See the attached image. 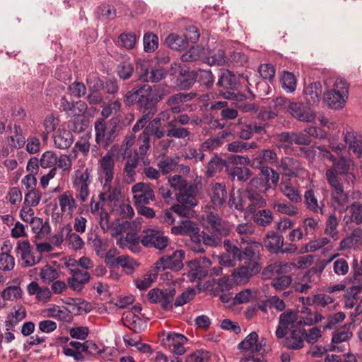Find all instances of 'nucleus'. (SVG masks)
I'll return each instance as SVG.
<instances>
[{"mask_svg": "<svg viewBox=\"0 0 362 362\" xmlns=\"http://www.w3.org/2000/svg\"><path fill=\"white\" fill-rule=\"evenodd\" d=\"M13 312H11L5 321L6 331H14L15 327L26 317V310L22 305H17L13 307Z\"/></svg>", "mask_w": 362, "mask_h": 362, "instance_id": "a878e982", "label": "nucleus"}, {"mask_svg": "<svg viewBox=\"0 0 362 362\" xmlns=\"http://www.w3.org/2000/svg\"><path fill=\"white\" fill-rule=\"evenodd\" d=\"M266 249L272 254H279L280 250L284 245V237L274 231L267 233L264 239Z\"/></svg>", "mask_w": 362, "mask_h": 362, "instance_id": "393cba45", "label": "nucleus"}, {"mask_svg": "<svg viewBox=\"0 0 362 362\" xmlns=\"http://www.w3.org/2000/svg\"><path fill=\"white\" fill-rule=\"evenodd\" d=\"M261 266L257 261H245L244 265L235 270L233 276L236 281L243 282L258 274Z\"/></svg>", "mask_w": 362, "mask_h": 362, "instance_id": "a211bd4d", "label": "nucleus"}, {"mask_svg": "<svg viewBox=\"0 0 362 362\" xmlns=\"http://www.w3.org/2000/svg\"><path fill=\"white\" fill-rule=\"evenodd\" d=\"M169 129L166 131L165 134L168 137L177 139H183L189 136L190 133L187 129L184 127H177L175 122L170 121L167 125Z\"/></svg>", "mask_w": 362, "mask_h": 362, "instance_id": "ea45409f", "label": "nucleus"}, {"mask_svg": "<svg viewBox=\"0 0 362 362\" xmlns=\"http://www.w3.org/2000/svg\"><path fill=\"white\" fill-rule=\"evenodd\" d=\"M132 192L134 194L133 199L135 206L147 205L150 201L155 199V194L151 184L139 182L132 187Z\"/></svg>", "mask_w": 362, "mask_h": 362, "instance_id": "9b49d317", "label": "nucleus"}, {"mask_svg": "<svg viewBox=\"0 0 362 362\" xmlns=\"http://www.w3.org/2000/svg\"><path fill=\"white\" fill-rule=\"evenodd\" d=\"M171 233L176 235H189L196 244H200L202 235L199 233V228L192 221L185 220L180 226L171 228Z\"/></svg>", "mask_w": 362, "mask_h": 362, "instance_id": "4468645a", "label": "nucleus"}, {"mask_svg": "<svg viewBox=\"0 0 362 362\" xmlns=\"http://www.w3.org/2000/svg\"><path fill=\"white\" fill-rule=\"evenodd\" d=\"M81 343L76 341H71L69 345L72 347L69 348L67 345L63 346V354L68 357L73 358L76 362H83L85 357L79 351Z\"/></svg>", "mask_w": 362, "mask_h": 362, "instance_id": "4c0bfd02", "label": "nucleus"}, {"mask_svg": "<svg viewBox=\"0 0 362 362\" xmlns=\"http://www.w3.org/2000/svg\"><path fill=\"white\" fill-rule=\"evenodd\" d=\"M218 95L225 99L242 102L246 99V95L240 93L239 77L233 71L226 69L221 72L216 83Z\"/></svg>", "mask_w": 362, "mask_h": 362, "instance_id": "20e7f679", "label": "nucleus"}, {"mask_svg": "<svg viewBox=\"0 0 362 362\" xmlns=\"http://www.w3.org/2000/svg\"><path fill=\"white\" fill-rule=\"evenodd\" d=\"M298 318V313L291 309H288L279 316V325L275 334L278 339L285 337L291 329L296 328V322Z\"/></svg>", "mask_w": 362, "mask_h": 362, "instance_id": "9d476101", "label": "nucleus"}, {"mask_svg": "<svg viewBox=\"0 0 362 362\" xmlns=\"http://www.w3.org/2000/svg\"><path fill=\"white\" fill-rule=\"evenodd\" d=\"M187 341V338L182 334L175 332H170L167 337L163 339V343L170 347H174L178 343H185Z\"/></svg>", "mask_w": 362, "mask_h": 362, "instance_id": "680f3d73", "label": "nucleus"}, {"mask_svg": "<svg viewBox=\"0 0 362 362\" xmlns=\"http://www.w3.org/2000/svg\"><path fill=\"white\" fill-rule=\"evenodd\" d=\"M279 168L284 175L288 177H297L303 169L300 161L291 157L283 158Z\"/></svg>", "mask_w": 362, "mask_h": 362, "instance_id": "4be33fe9", "label": "nucleus"}, {"mask_svg": "<svg viewBox=\"0 0 362 362\" xmlns=\"http://www.w3.org/2000/svg\"><path fill=\"white\" fill-rule=\"evenodd\" d=\"M188 267L190 271L187 274V277L190 281H194L197 279L201 280L208 275V269L203 267L200 266V268H198L192 264H188Z\"/></svg>", "mask_w": 362, "mask_h": 362, "instance_id": "e2e57ef3", "label": "nucleus"}, {"mask_svg": "<svg viewBox=\"0 0 362 362\" xmlns=\"http://www.w3.org/2000/svg\"><path fill=\"white\" fill-rule=\"evenodd\" d=\"M137 37L134 33H122L118 37L120 45L127 49H132L135 47Z\"/></svg>", "mask_w": 362, "mask_h": 362, "instance_id": "5fc2aeb1", "label": "nucleus"}, {"mask_svg": "<svg viewBox=\"0 0 362 362\" xmlns=\"http://www.w3.org/2000/svg\"><path fill=\"white\" fill-rule=\"evenodd\" d=\"M136 72L138 74V78L140 81H147L149 74V62L146 60L139 59L136 61Z\"/></svg>", "mask_w": 362, "mask_h": 362, "instance_id": "69168bd1", "label": "nucleus"}, {"mask_svg": "<svg viewBox=\"0 0 362 362\" xmlns=\"http://www.w3.org/2000/svg\"><path fill=\"white\" fill-rule=\"evenodd\" d=\"M253 221L259 226H266L273 220V215L269 209H262L257 211L252 217Z\"/></svg>", "mask_w": 362, "mask_h": 362, "instance_id": "49530a36", "label": "nucleus"}, {"mask_svg": "<svg viewBox=\"0 0 362 362\" xmlns=\"http://www.w3.org/2000/svg\"><path fill=\"white\" fill-rule=\"evenodd\" d=\"M206 232L202 231V240L204 245L216 246L223 237L227 236L230 230L228 223L223 221L218 214L210 213L206 219Z\"/></svg>", "mask_w": 362, "mask_h": 362, "instance_id": "7ed1b4c3", "label": "nucleus"}, {"mask_svg": "<svg viewBox=\"0 0 362 362\" xmlns=\"http://www.w3.org/2000/svg\"><path fill=\"white\" fill-rule=\"evenodd\" d=\"M210 352L206 350H197L186 357L185 362H208L210 359Z\"/></svg>", "mask_w": 362, "mask_h": 362, "instance_id": "bf43d9fd", "label": "nucleus"}, {"mask_svg": "<svg viewBox=\"0 0 362 362\" xmlns=\"http://www.w3.org/2000/svg\"><path fill=\"white\" fill-rule=\"evenodd\" d=\"M265 341L264 338H262L260 341H258V334L256 332H250L240 343L238 345V349L240 351H250L252 354L257 353L262 350L263 341ZM265 342L264 343V345Z\"/></svg>", "mask_w": 362, "mask_h": 362, "instance_id": "412c9836", "label": "nucleus"}, {"mask_svg": "<svg viewBox=\"0 0 362 362\" xmlns=\"http://www.w3.org/2000/svg\"><path fill=\"white\" fill-rule=\"evenodd\" d=\"M170 185L178 189L180 192H185V190H192L194 187L191 185L188 186L187 180H185L181 175H175L169 179Z\"/></svg>", "mask_w": 362, "mask_h": 362, "instance_id": "864d4df0", "label": "nucleus"}, {"mask_svg": "<svg viewBox=\"0 0 362 362\" xmlns=\"http://www.w3.org/2000/svg\"><path fill=\"white\" fill-rule=\"evenodd\" d=\"M291 281L292 279L289 275H280L272 279L271 285L276 290L282 291L287 288Z\"/></svg>", "mask_w": 362, "mask_h": 362, "instance_id": "338daca9", "label": "nucleus"}, {"mask_svg": "<svg viewBox=\"0 0 362 362\" xmlns=\"http://www.w3.org/2000/svg\"><path fill=\"white\" fill-rule=\"evenodd\" d=\"M169 240L163 236L159 231L153 229H148L145 235L142 236L141 243L147 247H155L158 250H163L168 245Z\"/></svg>", "mask_w": 362, "mask_h": 362, "instance_id": "2eb2a0df", "label": "nucleus"}, {"mask_svg": "<svg viewBox=\"0 0 362 362\" xmlns=\"http://www.w3.org/2000/svg\"><path fill=\"white\" fill-rule=\"evenodd\" d=\"M247 62V57L243 52L229 51L228 53L227 65L228 66H243Z\"/></svg>", "mask_w": 362, "mask_h": 362, "instance_id": "a19ab883", "label": "nucleus"}, {"mask_svg": "<svg viewBox=\"0 0 362 362\" xmlns=\"http://www.w3.org/2000/svg\"><path fill=\"white\" fill-rule=\"evenodd\" d=\"M70 93L74 97L81 98L86 95L87 87L83 82L74 81L68 86Z\"/></svg>", "mask_w": 362, "mask_h": 362, "instance_id": "774afa93", "label": "nucleus"}, {"mask_svg": "<svg viewBox=\"0 0 362 362\" xmlns=\"http://www.w3.org/2000/svg\"><path fill=\"white\" fill-rule=\"evenodd\" d=\"M115 160L112 155L105 154L101 158L99 162L98 175L100 182H103V178L105 177L104 187H111V182L114 178Z\"/></svg>", "mask_w": 362, "mask_h": 362, "instance_id": "ddd939ff", "label": "nucleus"}, {"mask_svg": "<svg viewBox=\"0 0 362 362\" xmlns=\"http://www.w3.org/2000/svg\"><path fill=\"white\" fill-rule=\"evenodd\" d=\"M344 141L349 146L350 150L361 157L362 155V140L361 136L354 132H347L344 135Z\"/></svg>", "mask_w": 362, "mask_h": 362, "instance_id": "cd10ccee", "label": "nucleus"}, {"mask_svg": "<svg viewBox=\"0 0 362 362\" xmlns=\"http://www.w3.org/2000/svg\"><path fill=\"white\" fill-rule=\"evenodd\" d=\"M17 253L21 255V257L23 261V267H29L34 266L40 262L41 257L35 259L31 253L30 244L28 240L19 241L16 247Z\"/></svg>", "mask_w": 362, "mask_h": 362, "instance_id": "b1692460", "label": "nucleus"}, {"mask_svg": "<svg viewBox=\"0 0 362 362\" xmlns=\"http://www.w3.org/2000/svg\"><path fill=\"white\" fill-rule=\"evenodd\" d=\"M116 266H119L124 270L127 274H131L134 272V267L138 264L134 260L127 255L119 256L115 259Z\"/></svg>", "mask_w": 362, "mask_h": 362, "instance_id": "37998d69", "label": "nucleus"}, {"mask_svg": "<svg viewBox=\"0 0 362 362\" xmlns=\"http://www.w3.org/2000/svg\"><path fill=\"white\" fill-rule=\"evenodd\" d=\"M282 193L293 202H299L301 200V195L299 191L292 186L290 182H282L280 186Z\"/></svg>", "mask_w": 362, "mask_h": 362, "instance_id": "79ce46f5", "label": "nucleus"}, {"mask_svg": "<svg viewBox=\"0 0 362 362\" xmlns=\"http://www.w3.org/2000/svg\"><path fill=\"white\" fill-rule=\"evenodd\" d=\"M322 93V84L320 81L310 83L304 88L303 95L308 106L317 105Z\"/></svg>", "mask_w": 362, "mask_h": 362, "instance_id": "5701e85b", "label": "nucleus"}, {"mask_svg": "<svg viewBox=\"0 0 362 362\" xmlns=\"http://www.w3.org/2000/svg\"><path fill=\"white\" fill-rule=\"evenodd\" d=\"M305 335L307 332L305 329H293L288 337H284V346L288 349L298 350L303 347Z\"/></svg>", "mask_w": 362, "mask_h": 362, "instance_id": "aec40b11", "label": "nucleus"}, {"mask_svg": "<svg viewBox=\"0 0 362 362\" xmlns=\"http://www.w3.org/2000/svg\"><path fill=\"white\" fill-rule=\"evenodd\" d=\"M175 85L179 90H189L196 82V71L185 64H179L175 71Z\"/></svg>", "mask_w": 362, "mask_h": 362, "instance_id": "1a4fd4ad", "label": "nucleus"}, {"mask_svg": "<svg viewBox=\"0 0 362 362\" xmlns=\"http://www.w3.org/2000/svg\"><path fill=\"white\" fill-rule=\"evenodd\" d=\"M350 219L356 225L362 223V204L355 202L349 206Z\"/></svg>", "mask_w": 362, "mask_h": 362, "instance_id": "4d7b16f0", "label": "nucleus"}, {"mask_svg": "<svg viewBox=\"0 0 362 362\" xmlns=\"http://www.w3.org/2000/svg\"><path fill=\"white\" fill-rule=\"evenodd\" d=\"M134 66L128 61H123L117 67L118 76L123 80L129 79L133 74Z\"/></svg>", "mask_w": 362, "mask_h": 362, "instance_id": "3c124183", "label": "nucleus"}, {"mask_svg": "<svg viewBox=\"0 0 362 362\" xmlns=\"http://www.w3.org/2000/svg\"><path fill=\"white\" fill-rule=\"evenodd\" d=\"M213 291L214 296H218L220 292L228 291L230 288V284L228 276H223L218 280L214 281Z\"/></svg>", "mask_w": 362, "mask_h": 362, "instance_id": "13d9d810", "label": "nucleus"}, {"mask_svg": "<svg viewBox=\"0 0 362 362\" xmlns=\"http://www.w3.org/2000/svg\"><path fill=\"white\" fill-rule=\"evenodd\" d=\"M279 180V175L273 168L268 166H262L259 177L253 178L252 183L257 187L259 185V190L266 192L269 189L275 187Z\"/></svg>", "mask_w": 362, "mask_h": 362, "instance_id": "0eeeda50", "label": "nucleus"}, {"mask_svg": "<svg viewBox=\"0 0 362 362\" xmlns=\"http://www.w3.org/2000/svg\"><path fill=\"white\" fill-rule=\"evenodd\" d=\"M227 162L221 158L215 155L207 164L206 175L207 177H212L218 172L221 171L223 167L226 168Z\"/></svg>", "mask_w": 362, "mask_h": 362, "instance_id": "e433bc0d", "label": "nucleus"}, {"mask_svg": "<svg viewBox=\"0 0 362 362\" xmlns=\"http://www.w3.org/2000/svg\"><path fill=\"white\" fill-rule=\"evenodd\" d=\"M88 93L86 100L90 105L104 104L103 96L100 92L103 88V81L98 76H87L86 78Z\"/></svg>", "mask_w": 362, "mask_h": 362, "instance_id": "6e6552de", "label": "nucleus"}, {"mask_svg": "<svg viewBox=\"0 0 362 362\" xmlns=\"http://www.w3.org/2000/svg\"><path fill=\"white\" fill-rule=\"evenodd\" d=\"M89 125V119L84 115L75 114L67 122L68 130L71 134H80L86 131Z\"/></svg>", "mask_w": 362, "mask_h": 362, "instance_id": "bb28decb", "label": "nucleus"}, {"mask_svg": "<svg viewBox=\"0 0 362 362\" xmlns=\"http://www.w3.org/2000/svg\"><path fill=\"white\" fill-rule=\"evenodd\" d=\"M228 54L223 49H218L216 52L206 58V62L212 65H227Z\"/></svg>", "mask_w": 362, "mask_h": 362, "instance_id": "de8ad7c7", "label": "nucleus"}, {"mask_svg": "<svg viewBox=\"0 0 362 362\" xmlns=\"http://www.w3.org/2000/svg\"><path fill=\"white\" fill-rule=\"evenodd\" d=\"M175 295L176 289L175 287L171 286L163 289L154 288L148 291V299L151 303H160L162 310L170 311L175 306Z\"/></svg>", "mask_w": 362, "mask_h": 362, "instance_id": "423d86ee", "label": "nucleus"}, {"mask_svg": "<svg viewBox=\"0 0 362 362\" xmlns=\"http://www.w3.org/2000/svg\"><path fill=\"white\" fill-rule=\"evenodd\" d=\"M144 49L146 52H153L158 47V37L151 33H146L143 38Z\"/></svg>", "mask_w": 362, "mask_h": 362, "instance_id": "c03bdc74", "label": "nucleus"}, {"mask_svg": "<svg viewBox=\"0 0 362 362\" xmlns=\"http://www.w3.org/2000/svg\"><path fill=\"white\" fill-rule=\"evenodd\" d=\"M160 99L161 95L153 93L151 86L148 84L136 86L125 94L124 102L126 105L131 106L136 104L138 109L142 113V116L132 128L134 132H137L146 127V124L156 113V105Z\"/></svg>", "mask_w": 362, "mask_h": 362, "instance_id": "f257e3e1", "label": "nucleus"}, {"mask_svg": "<svg viewBox=\"0 0 362 362\" xmlns=\"http://www.w3.org/2000/svg\"><path fill=\"white\" fill-rule=\"evenodd\" d=\"M74 141V137L71 131L59 129L54 137V143L57 148L66 149L69 148Z\"/></svg>", "mask_w": 362, "mask_h": 362, "instance_id": "c85d7f7f", "label": "nucleus"}, {"mask_svg": "<svg viewBox=\"0 0 362 362\" xmlns=\"http://www.w3.org/2000/svg\"><path fill=\"white\" fill-rule=\"evenodd\" d=\"M126 126L122 117L119 115L112 117L108 123L104 119H98L94 124L96 143L104 147L108 146Z\"/></svg>", "mask_w": 362, "mask_h": 362, "instance_id": "f03ea898", "label": "nucleus"}, {"mask_svg": "<svg viewBox=\"0 0 362 362\" xmlns=\"http://www.w3.org/2000/svg\"><path fill=\"white\" fill-rule=\"evenodd\" d=\"M69 273L72 276L67 279L68 285L73 291L80 293L83 286L89 282L90 274L78 268L70 269Z\"/></svg>", "mask_w": 362, "mask_h": 362, "instance_id": "dca6fc26", "label": "nucleus"}, {"mask_svg": "<svg viewBox=\"0 0 362 362\" xmlns=\"http://www.w3.org/2000/svg\"><path fill=\"white\" fill-rule=\"evenodd\" d=\"M97 13L99 19L102 21L112 20L116 16V9L112 6L103 4L98 6Z\"/></svg>", "mask_w": 362, "mask_h": 362, "instance_id": "603ef678", "label": "nucleus"}, {"mask_svg": "<svg viewBox=\"0 0 362 362\" xmlns=\"http://www.w3.org/2000/svg\"><path fill=\"white\" fill-rule=\"evenodd\" d=\"M224 247L226 252L221 256L220 262L226 267H233L237 261H241L242 250L229 240H225Z\"/></svg>", "mask_w": 362, "mask_h": 362, "instance_id": "f3484780", "label": "nucleus"}, {"mask_svg": "<svg viewBox=\"0 0 362 362\" xmlns=\"http://www.w3.org/2000/svg\"><path fill=\"white\" fill-rule=\"evenodd\" d=\"M47 317L68 322H71L73 319V315L69 308L64 307L63 309H60L59 307L56 305L47 309Z\"/></svg>", "mask_w": 362, "mask_h": 362, "instance_id": "72a5a7b5", "label": "nucleus"}, {"mask_svg": "<svg viewBox=\"0 0 362 362\" xmlns=\"http://www.w3.org/2000/svg\"><path fill=\"white\" fill-rule=\"evenodd\" d=\"M23 291L18 286H10L6 287L1 293V297L4 300H13L21 298Z\"/></svg>", "mask_w": 362, "mask_h": 362, "instance_id": "8fccbe9b", "label": "nucleus"}, {"mask_svg": "<svg viewBox=\"0 0 362 362\" xmlns=\"http://www.w3.org/2000/svg\"><path fill=\"white\" fill-rule=\"evenodd\" d=\"M276 160L277 155L275 150L267 148L259 151L254 160V163H257L259 165H262L263 163L273 164L276 163Z\"/></svg>", "mask_w": 362, "mask_h": 362, "instance_id": "58836bf2", "label": "nucleus"}, {"mask_svg": "<svg viewBox=\"0 0 362 362\" xmlns=\"http://www.w3.org/2000/svg\"><path fill=\"white\" fill-rule=\"evenodd\" d=\"M227 191L223 183H216L212 187L211 202L216 206H222L226 200Z\"/></svg>", "mask_w": 362, "mask_h": 362, "instance_id": "7c9ffc66", "label": "nucleus"}, {"mask_svg": "<svg viewBox=\"0 0 362 362\" xmlns=\"http://www.w3.org/2000/svg\"><path fill=\"white\" fill-rule=\"evenodd\" d=\"M301 103H290L288 110L298 120L310 122L315 119V114L313 110Z\"/></svg>", "mask_w": 362, "mask_h": 362, "instance_id": "6ab92c4d", "label": "nucleus"}, {"mask_svg": "<svg viewBox=\"0 0 362 362\" xmlns=\"http://www.w3.org/2000/svg\"><path fill=\"white\" fill-rule=\"evenodd\" d=\"M349 84L345 79L337 78L333 89L325 93V103L331 109H342L349 97Z\"/></svg>", "mask_w": 362, "mask_h": 362, "instance_id": "39448f33", "label": "nucleus"}, {"mask_svg": "<svg viewBox=\"0 0 362 362\" xmlns=\"http://www.w3.org/2000/svg\"><path fill=\"white\" fill-rule=\"evenodd\" d=\"M333 169H336L339 175L346 173L348 171L354 170V161L350 158L339 156H337L332 162Z\"/></svg>", "mask_w": 362, "mask_h": 362, "instance_id": "2f4dec72", "label": "nucleus"}, {"mask_svg": "<svg viewBox=\"0 0 362 362\" xmlns=\"http://www.w3.org/2000/svg\"><path fill=\"white\" fill-rule=\"evenodd\" d=\"M40 276L44 282L49 284L59 277V272L47 264L41 269Z\"/></svg>", "mask_w": 362, "mask_h": 362, "instance_id": "6e6d98bb", "label": "nucleus"}, {"mask_svg": "<svg viewBox=\"0 0 362 362\" xmlns=\"http://www.w3.org/2000/svg\"><path fill=\"white\" fill-rule=\"evenodd\" d=\"M165 43L171 49L182 51L188 47L186 37L182 35L170 33L165 39Z\"/></svg>", "mask_w": 362, "mask_h": 362, "instance_id": "c756f323", "label": "nucleus"}, {"mask_svg": "<svg viewBox=\"0 0 362 362\" xmlns=\"http://www.w3.org/2000/svg\"><path fill=\"white\" fill-rule=\"evenodd\" d=\"M57 163V156L52 151H47L42 153L40 159V166L43 168L53 167Z\"/></svg>", "mask_w": 362, "mask_h": 362, "instance_id": "0e129e2a", "label": "nucleus"}, {"mask_svg": "<svg viewBox=\"0 0 362 362\" xmlns=\"http://www.w3.org/2000/svg\"><path fill=\"white\" fill-rule=\"evenodd\" d=\"M305 203L307 208L314 212L323 214L324 204H319L315 194V192L313 189L306 190L304 194Z\"/></svg>", "mask_w": 362, "mask_h": 362, "instance_id": "f704fd0d", "label": "nucleus"}, {"mask_svg": "<svg viewBox=\"0 0 362 362\" xmlns=\"http://www.w3.org/2000/svg\"><path fill=\"white\" fill-rule=\"evenodd\" d=\"M226 172L228 175L234 179L235 177L239 181L245 182L249 179L251 175V171L245 166L226 165Z\"/></svg>", "mask_w": 362, "mask_h": 362, "instance_id": "473e14b6", "label": "nucleus"}, {"mask_svg": "<svg viewBox=\"0 0 362 362\" xmlns=\"http://www.w3.org/2000/svg\"><path fill=\"white\" fill-rule=\"evenodd\" d=\"M196 81L200 86L210 89L214 84V76L211 70H199L196 71Z\"/></svg>", "mask_w": 362, "mask_h": 362, "instance_id": "c9c22d12", "label": "nucleus"}, {"mask_svg": "<svg viewBox=\"0 0 362 362\" xmlns=\"http://www.w3.org/2000/svg\"><path fill=\"white\" fill-rule=\"evenodd\" d=\"M281 81L282 88L287 93H293L296 90L297 80L293 73L286 71H284Z\"/></svg>", "mask_w": 362, "mask_h": 362, "instance_id": "a18cd8bd", "label": "nucleus"}, {"mask_svg": "<svg viewBox=\"0 0 362 362\" xmlns=\"http://www.w3.org/2000/svg\"><path fill=\"white\" fill-rule=\"evenodd\" d=\"M196 295L194 288H189L178 296L174 302L175 307L182 306L192 300Z\"/></svg>", "mask_w": 362, "mask_h": 362, "instance_id": "052dcab7", "label": "nucleus"}, {"mask_svg": "<svg viewBox=\"0 0 362 362\" xmlns=\"http://www.w3.org/2000/svg\"><path fill=\"white\" fill-rule=\"evenodd\" d=\"M185 252L182 250H176L172 255L163 256L156 263L157 269L170 270L177 272L183 267L182 261L185 258Z\"/></svg>", "mask_w": 362, "mask_h": 362, "instance_id": "f8f14e48", "label": "nucleus"}, {"mask_svg": "<svg viewBox=\"0 0 362 362\" xmlns=\"http://www.w3.org/2000/svg\"><path fill=\"white\" fill-rule=\"evenodd\" d=\"M262 248V244L253 241L252 242L249 246H247L243 251H242L241 254V261H255V256L256 252L259 251V249Z\"/></svg>", "mask_w": 362, "mask_h": 362, "instance_id": "09e8293b", "label": "nucleus"}]
</instances>
